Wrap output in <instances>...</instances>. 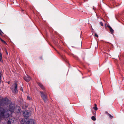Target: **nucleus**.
Masks as SVG:
<instances>
[{"label":"nucleus","instance_id":"1","mask_svg":"<svg viewBox=\"0 0 124 124\" xmlns=\"http://www.w3.org/2000/svg\"><path fill=\"white\" fill-rule=\"evenodd\" d=\"M9 101L6 98H2L1 101V106H4L8 104Z\"/></svg>","mask_w":124,"mask_h":124},{"label":"nucleus","instance_id":"22","mask_svg":"<svg viewBox=\"0 0 124 124\" xmlns=\"http://www.w3.org/2000/svg\"><path fill=\"white\" fill-rule=\"evenodd\" d=\"M1 78V73H0V79Z\"/></svg>","mask_w":124,"mask_h":124},{"label":"nucleus","instance_id":"17","mask_svg":"<svg viewBox=\"0 0 124 124\" xmlns=\"http://www.w3.org/2000/svg\"><path fill=\"white\" fill-rule=\"evenodd\" d=\"M109 116L111 118H113V116L110 114H109Z\"/></svg>","mask_w":124,"mask_h":124},{"label":"nucleus","instance_id":"7","mask_svg":"<svg viewBox=\"0 0 124 124\" xmlns=\"http://www.w3.org/2000/svg\"><path fill=\"white\" fill-rule=\"evenodd\" d=\"M24 79L27 82H28L31 80V78L29 76L27 75V77L24 78Z\"/></svg>","mask_w":124,"mask_h":124},{"label":"nucleus","instance_id":"9","mask_svg":"<svg viewBox=\"0 0 124 124\" xmlns=\"http://www.w3.org/2000/svg\"><path fill=\"white\" fill-rule=\"evenodd\" d=\"M38 84L39 86L43 90H44L45 88H44V87L43 86V85L41 84L40 83H38Z\"/></svg>","mask_w":124,"mask_h":124},{"label":"nucleus","instance_id":"21","mask_svg":"<svg viewBox=\"0 0 124 124\" xmlns=\"http://www.w3.org/2000/svg\"><path fill=\"white\" fill-rule=\"evenodd\" d=\"M1 33H3L1 31V30L0 29V34H1Z\"/></svg>","mask_w":124,"mask_h":124},{"label":"nucleus","instance_id":"15","mask_svg":"<svg viewBox=\"0 0 124 124\" xmlns=\"http://www.w3.org/2000/svg\"><path fill=\"white\" fill-rule=\"evenodd\" d=\"M100 23L101 25L102 26H103V23L101 22H100Z\"/></svg>","mask_w":124,"mask_h":124},{"label":"nucleus","instance_id":"2","mask_svg":"<svg viewBox=\"0 0 124 124\" xmlns=\"http://www.w3.org/2000/svg\"><path fill=\"white\" fill-rule=\"evenodd\" d=\"M41 94V96L43 100L45 102L47 101V99L46 98V95L45 93H43L41 92H40Z\"/></svg>","mask_w":124,"mask_h":124},{"label":"nucleus","instance_id":"13","mask_svg":"<svg viewBox=\"0 0 124 124\" xmlns=\"http://www.w3.org/2000/svg\"><path fill=\"white\" fill-rule=\"evenodd\" d=\"M7 124H11V122L10 121V120H8L7 123Z\"/></svg>","mask_w":124,"mask_h":124},{"label":"nucleus","instance_id":"12","mask_svg":"<svg viewBox=\"0 0 124 124\" xmlns=\"http://www.w3.org/2000/svg\"><path fill=\"white\" fill-rule=\"evenodd\" d=\"M93 109L95 110H97L98 109V108L97 107H93Z\"/></svg>","mask_w":124,"mask_h":124},{"label":"nucleus","instance_id":"26","mask_svg":"<svg viewBox=\"0 0 124 124\" xmlns=\"http://www.w3.org/2000/svg\"><path fill=\"white\" fill-rule=\"evenodd\" d=\"M96 113V112H95V115Z\"/></svg>","mask_w":124,"mask_h":124},{"label":"nucleus","instance_id":"19","mask_svg":"<svg viewBox=\"0 0 124 124\" xmlns=\"http://www.w3.org/2000/svg\"><path fill=\"white\" fill-rule=\"evenodd\" d=\"M108 27L109 29H111V27L109 25H108Z\"/></svg>","mask_w":124,"mask_h":124},{"label":"nucleus","instance_id":"10","mask_svg":"<svg viewBox=\"0 0 124 124\" xmlns=\"http://www.w3.org/2000/svg\"><path fill=\"white\" fill-rule=\"evenodd\" d=\"M91 119L93 121H95L96 120V118L94 116H93L91 117Z\"/></svg>","mask_w":124,"mask_h":124},{"label":"nucleus","instance_id":"20","mask_svg":"<svg viewBox=\"0 0 124 124\" xmlns=\"http://www.w3.org/2000/svg\"><path fill=\"white\" fill-rule=\"evenodd\" d=\"M20 90L22 91H23V89L22 87L20 89Z\"/></svg>","mask_w":124,"mask_h":124},{"label":"nucleus","instance_id":"16","mask_svg":"<svg viewBox=\"0 0 124 124\" xmlns=\"http://www.w3.org/2000/svg\"><path fill=\"white\" fill-rule=\"evenodd\" d=\"M27 99L28 100H30L31 99V98L28 96H27Z\"/></svg>","mask_w":124,"mask_h":124},{"label":"nucleus","instance_id":"18","mask_svg":"<svg viewBox=\"0 0 124 124\" xmlns=\"http://www.w3.org/2000/svg\"><path fill=\"white\" fill-rule=\"evenodd\" d=\"M95 36L97 37H98V35L96 33L95 34Z\"/></svg>","mask_w":124,"mask_h":124},{"label":"nucleus","instance_id":"5","mask_svg":"<svg viewBox=\"0 0 124 124\" xmlns=\"http://www.w3.org/2000/svg\"><path fill=\"white\" fill-rule=\"evenodd\" d=\"M23 115L24 117H28L29 116V114L28 110H26L23 112Z\"/></svg>","mask_w":124,"mask_h":124},{"label":"nucleus","instance_id":"24","mask_svg":"<svg viewBox=\"0 0 124 124\" xmlns=\"http://www.w3.org/2000/svg\"><path fill=\"white\" fill-rule=\"evenodd\" d=\"M6 54H8V53L7 51H6Z\"/></svg>","mask_w":124,"mask_h":124},{"label":"nucleus","instance_id":"3","mask_svg":"<svg viewBox=\"0 0 124 124\" xmlns=\"http://www.w3.org/2000/svg\"><path fill=\"white\" fill-rule=\"evenodd\" d=\"M15 108V105L14 104H10L9 105V111H10L11 113L13 112Z\"/></svg>","mask_w":124,"mask_h":124},{"label":"nucleus","instance_id":"8","mask_svg":"<svg viewBox=\"0 0 124 124\" xmlns=\"http://www.w3.org/2000/svg\"><path fill=\"white\" fill-rule=\"evenodd\" d=\"M26 120L27 119H23L20 121V122L22 124H27Z\"/></svg>","mask_w":124,"mask_h":124},{"label":"nucleus","instance_id":"4","mask_svg":"<svg viewBox=\"0 0 124 124\" xmlns=\"http://www.w3.org/2000/svg\"><path fill=\"white\" fill-rule=\"evenodd\" d=\"M13 87L14 88V90H12V92L14 93H17L18 92L17 89V83H16L13 85Z\"/></svg>","mask_w":124,"mask_h":124},{"label":"nucleus","instance_id":"23","mask_svg":"<svg viewBox=\"0 0 124 124\" xmlns=\"http://www.w3.org/2000/svg\"><path fill=\"white\" fill-rule=\"evenodd\" d=\"M94 105H95V107H97V105L96 104H94Z\"/></svg>","mask_w":124,"mask_h":124},{"label":"nucleus","instance_id":"6","mask_svg":"<svg viewBox=\"0 0 124 124\" xmlns=\"http://www.w3.org/2000/svg\"><path fill=\"white\" fill-rule=\"evenodd\" d=\"M28 122L29 124H35V121L34 120L30 119L28 120Z\"/></svg>","mask_w":124,"mask_h":124},{"label":"nucleus","instance_id":"14","mask_svg":"<svg viewBox=\"0 0 124 124\" xmlns=\"http://www.w3.org/2000/svg\"><path fill=\"white\" fill-rule=\"evenodd\" d=\"M1 41L3 42L4 43H5V44H6V42L4 41V40L2 39H1Z\"/></svg>","mask_w":124,"mask_h":124},{"label":"nucleus","instance_id":"25","mask_svg":"<svg viewBox=\"0 0 124 124\" xmlns=\"http://www.w3.org/2000/svg\"><path fill=\"white\" fill-rule=\"evenodd\" d=\"M102 19L104 21H105V20L103 19Z\"/></svg>","mask_w":124,"mask_h":124},{"label":"nucleus","instance_id":"11","mask_svg":"<svg viewBox=\"0 0 124 124\" xmlns=\"http://www.w3.org/2000/svg\"><path fill=\"white\" fill-rule=\"evenodd\" d=\"M110 31L112 34L114 32V30L113 29L111 28V29H110Z\"/></svg>","mask_w":124,"mask_h":124}]
</instances>
